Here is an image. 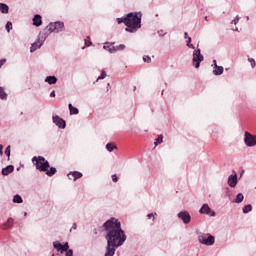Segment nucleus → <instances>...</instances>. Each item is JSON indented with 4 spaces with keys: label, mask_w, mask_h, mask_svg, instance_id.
I'll return each instance as SVG.
<instances>
[{
    "label": "nucleus",
    "mask_w": 256,
    "mask_h": 256,
    "mask_svg": "<svg viewBox=\"0 0 256 256\" xmlns=\"http://www.w3.org/2000/svg\"><path fill=\"white\" fill-rule=\"evenodd\" d=\"M44 81L45 83H48V85H55L58 79L56 76H47Z\"/></svg>",
    "instance_id": "nucleus-16"
},
{
    "label": "nucleus",
    "mask_w": 256,
    "mask_h": 256,
    "mask_svg": "<svg viewBox=\"0 0 256 256\" xmlns=\"http://www.w3.org/2000/svg\"><path fill=\"white\" fill-rule=\"evenodd\" d=\"M66 256H73V250L66 251Z\"/></svg>",
    "instance_id": "nucleus-42"
},
{
    "label": "nucleus",
    "mask_w": 256,
    "mask_h": 256,
    "mask_svg": "<svg viewBox=\"0 0 256 256\" xmlns=\"http://www.w3.org/2000/svg\"><path fill=\"white\" fill-rule=\"evenodd\" d=\"M248 63H250L251 69H255L256 67V61L255 58H251L250 56L247 57Z\"/></svg>",
    "instance_id": "nucleus-28"
},
{
    "label": "nucleus",
    "mask_w": 256,
    "mask_h": 256,
    "mask_svg": "<svg viewBox=\"0 0 256 256\" xmlns=\"http://www.w3.org/2000/svg\"><path fill=\"white\" fill-rule=\"evenodd\" d=\"M198 242L201 245H206V247H211V245H215V236L209 233L198 232Z\"/></svg>",
    "instance_id": "nucleus-5"
},
{
    "label": "nucleus",
    "mask_w": 256,
    "mask_h": 256,
    "mask_svg": "<svg viewBox=\"0 0 256 256\" xmlns=\"http://www.w3.org/2000/svg\"><path fill=\"white\" fill-rule=\"evenodd\" d=\"M0 13L7 15L9 13V6L5 3H0Z\"/></svg>",
    "instance_id": "nucleus-21"
},
{
    "label": "nucleus",
    "mask_w": 256,
    "mask_h": 256,
    "mask_svg": "<svg viewBox=\"0 0 256 256\" xmlns=\"http://www.w3.org/2000/svg\"><path fill=\"white\" fill-rule=\"evenodd\" d=\"M147 219H152L153 223L155 222V217H157V213L156 212H152V213H149L147 214Z\"/></svg>",
    "instance_id": "nucleus-30"
},
{
    "label": "nucleus",
    "mask_w": 256,
    "mask_h": 256,
    "mask_svg": "<svg viewBox=\"0 0 256 256\" xmlns=\"http://www.w3.org/2000/svg\"><path fill=\"white\" fill-rule=\"evenodd\" d=\"M75 230H77V223L72 224V227L70 229V233H71V231H75Z\"/></svg>",
    "instance_id": "nucleus-41"
},
{
    "label": "nucleus",
    "mask_w": 256,
    "mask_h": 256,
    "mask_svg": "<svg viewBox=\"0 0 256 256\" xmlns=\"http://www.w3.org/2000/svg\"><path fill=\"white\" fill-rule=\"evenodd\" d=\"M24 217H27V212H24Z\"/></svg>",
    "instance_id": "nucleus-51"
},
{
    "label": "nucleus",
    "mask_w": 256,
    "mask_h": 256,
    "mask_svg": "<svg viewBox=\"0 0 256 256\" xmlns=\"http://www.w3.org/2000/svg\"><path fill=\"white\" fill-rule=\"evenodd\" d=\"M247 21H249V16L246 17Z\"/></svg>",
    "instance_id": "nucleus-52"
},
{
    "label": "nucleus",
    "mask_w": 256,
    "mask_h": 256,
    "mask_svg": "<svg viewBox=\"0 0 256 256\" xmlns=\"http://www.w3.org/2000/svg\"><path fill=\"white\" fill-rule=\"evenodd\" d=\"M191 37H188V40L186 41V45H187V47L189 48V49H196L195 48V45H193L192 43H191Z\"/></svg>",
    "instance_id": "nucleus-31"
},
{
    "label": "nucleus",
    "mask_w": 256,
    "mask_h": 256,
    "mask_svg": "<svg viewBox=\"0 0 256 256\" xmlns=\"http://www.w3.org/2000/svg\"><path fill=\"white\" fill-rule=\"evenodd\" d=\"M104 231H106L105 239L107 241L106 251L104 256H115V252L119 247L127 241V235L121 228L119 219L110 218L104 224Z\"/></svg>",
    "instance_id": "nucleus-1"
},
{
    "label": "nucleus",
    "mask_w": 256,
    "mask_h": 256,
    "mask_svg": "<svg viewBox=\"0 0 256 256\" xmlns=\"http://www.w3.org/2000/svg\"><path fill=\"white\" fill-rule=\"evenodd\" d=\"M105 77H107V72H105V70H102L96 81H101V79H105Z\"/></svg>",
    "instance_id": "nucleus-34"
},
{
    "label": "nucleus",
    "mask_w": 256,
    "mask_h": 256,
    "mask_svg": "<svg viewBox=\"0 0 256 256\" xmlns=\"http://www.w3.org/2000/svg\"><path fill=\"white\" fill-rule=\"evenodd\" d=\"M5 28H6L7 33H11V29H13V23H11V22L8 21V22L6 23Z\"/></svg>",
    "instance_id": "nucleus-33"
},
{
    "label": "nucleus",
    "mask_w": 256,
    "mask_h": 256,
    "mask_svg": "<svg viewBox=\"0 0 256 256\" xmlns=\"http://www.w3.org/2000/svg\"><path fill=\"white\" fill-rule=\"evenodd\" d=\"M234 31H236L237 33H239V28L236 27V28L234 29Z\"/></svg>",
    "instance_id": "nucleus-48"
},
{
    "label": "nucleus",
    "mask_w": 256,
    "mask_h": 256,
    "mask_svg": "<svg viewBox=\"0 0 256 256\" xmlns=\"http://www.w3.org/2000/svg\"><path fill=\"white\" fill-rule=\"evenodd\" d=\"M47 37L49 36L48 34H45V32L43 34H39L37 40L32 43L30 47V53H35L37 49H41V47H43V43L47 41Z\"/></svg>",
    "instance_id": "nucleus-6"
},
{
    "label": "nucleus",
    "mask_w": 256,
    "mask_h": 256,
    "mask_svg": "<svg viewBox=\"0 0 256 256\" xmlns=\"http://www.w3.org/2000/svg\"><path fill=\"white\" fill-rule=\"evenodd\" d=\"M163 143V134L158 135V137L154 141V147L161 145Z\"/></svg>",
    "instance_id": "nucleus-26"
},
{
    "label": "nucleus",
    "mask_w": 256,
    "mask_h": 256,
    "mask_svg": "<svg viewBox=\"0 0 256 256\" xmlns=\"http://www.w3.org/2000/svg\"><path fill=\"white\" fill-rule=\"evenodd\" d=\"M239 183V179L237 178V172L235 170L232 171V174L228 176L227 184L229 187L234 189V187H237V184Z\"/></svg>",
    "instance_id": "nucleus-11"
},
{
    "label": "nucleus",
    "mask_w": 256,
    "mask_h": 256,
    "mask_svg": "<svg viewBox=\"0 0 256 256\" xmlns=\"http://www.w3.org/2000/svg\"><path fill=\"white\" fill-rule=\"evenodd\" d=\"M200 215H210V217H215L217 213L213 210H211V207H209V204H203L199 210Z\"/></svg>",
    "instance_id": "nucleus-12"
},
{
    "label": "nucleus",
    "mask_w": 256,
    "mask_h": 256,
    "mask_svg": "<svg viewBox=\"0 0 256 256\" xmlns=\"http://www.w3.org/2000/svg\"><path fill=\"white\" fill-rule=\"evenodd\" d=\"M32 21L35 27H41V25H43V17H41L40 14L34 15Z\"/></svg>",
    "instance_id": "nucleus-14"
},
{
    "label": "nucleus",
    "mask_w": 256,
    "mask_h": 256,
    "mask_svg": "<svg viewBox=\"0 0 256 256\" xmlns=\"http://www.w3.org/2000/svg\"><path fill=\"white\" fill-rule=\"evenodd\" d=\"M50 97H55V90L50 93Z\"/></svg>",
    "instance_id": "nucleus-46"
},
{
    "label": "nucleus",
    "mask_w": 256,
    "mask_h": 256,
    "mask_svg": "<svg viewBox=\"0 0 256 256\" xmlns=\"http://www.w3.org/2000/svg\"><path fill=\"white\" fill-rule=\"evenodd\" d=\"M111 87V84H107V90L109 91V88Z\"/></svg>",
    "instance_id": "nucleus-49"
},
{
    "label": "nucleus",
    "mask_w": 256,
    "mask_h": 256,
    "mask_svg": "<svg viewBox=\"0 0 256 256\" xmlns=\"http://www.w3.org/2000/svg\"><path fill=\"white\" fill-rule=\"evenodd\" d=\"M112 181L113 183H117V181H119V177H117V174L112 175Z\"/></svg>",
    "instance_id": "nucleus-39"
},
{
    "label": "nucleus",
    "mask_w": 256,
    "mask_h": 256,
    "mask_svg": "<svg viewBox=\"0 0 256 256\" xmlns=\"http://www.w3.org/2000/svg\"><path fill=\"white\" fill-rule=\"evenodd\" d=\"M106 149H107V151H109V153H112V151L114 149H117V145H115L113 143H108V144H106Z\"/></svg>",
    "instance_id": "nucleus-29"
},
{
    "label": "nucleus",
    "mask_w": 256,
    "mask_h": 256,
    "mask_svg": "<svg viewBox=\"0 0 256 256\" xmlns=\"http://www.w3.org/2000/svg\"><path fill=\"white\" fill-rule=\"evenodd\" d=\"M144 63H151V56H143Z\"/></svg>",
    "instance_id": "nucleus-38"
},
{
    "label": "nucleus",
    "mask_w": 256,
    "mask_h": 256,
    "mask_svg": "<svg viewBox=\"0 0 256 256\" xmlns=\"http://www.w3.org/2000/svg\"><path fill=\"white\" fill-rule=\"evenodd\" d=\"M5 63H7V59L0 60V69H1V66L4 65Z\"/></svg>",
    "instance_id": "nucleus-43"
},
{
    "label": "nucleus",
    "mask_w": 256,
    "mask_h": 256,
    "mask_svg": "<svg viewBox=\"0 0 256 256\" xmlns=\"http://www.w3.org/2000/svg\"><path fill=\"white\" fill-rule=\"evenodd\" d=\"M32 163L40 173H46L47 177H53L57 173V168L51 167L49 161L43 156H34Z\"/></svg>",
    "instance_id": "nucleus-3"
},
{
    "label": "nucleus",
    "mask_w": 256,
    "mask_h": 256,
    "mask_svg": "<svg viewBox=\"0 0 256 256\" xmlns=\"http://www.w3.org/2000/svg\"><path fill=\"white\" fill-rule=\"evenodd\" d=\"M67 177L70 181H77V179H81V177H83V173L79 171H71L67 174Z\"/></svg>",
    "instance_id": "nucleus-13"
},
{
    "label": "nucleus",
    "mask_w": 256,
    "mask_h": 256,
    "mask_svg": "<svg viewBox=\"0 0 256 256\" xmlns=\"http://www.w3.org/2000/svg\"><path fill=\"white\" fill-rule=\"evenodd\" d=\"M177 217L184 225H189V223H191V214L187 210L180 211L177 214Z\"/></svg>",
    "instance_id": "nucleus-9"
},
{
    "label": "nucleus",
    "mask_w": 256,
    "mask_h": 256,
    "mask_svg": "<svg viewBox=\"0 0 256 256\" xmlns=\"http://www.w3.org/2000/svg\"><path fill=\"white\" fill-rule=\"evenodd\" d=\"M13 203H18V204L23 203V197H21V195L19 194L14 195Z\"/></svg>",
    "instance_id": "nucleus-27"
},
{
    "label": "nucleus",
    "mask_w": 256,
    "mask_h": 256,
    "mask_svg": "<svg viewBox=\"0 0 256 256\" xmlns=\"http://www.w3.org/2000/svg\"><path fill=\"white\" fill-rule=\"evenodd\" d=\"M14 220L13 218H8L7 221L4 223V230L11 229L13 227Z\"/></svg>",
    "instance_id": "nucleus-23"
},
{
    "label": "nucleus",
    "mask_w": 256,
    "mask_h": 256,
    "mask_svg": "<svg viewBox=\"0 0 256 256\" xmlns=\"http://www.w3.org/2000/svg\"><path fill=\"white\" fill-rule=\"evenodd\" d=\"M204 59L205 57L201 54V48L194 49L192 63L195 69H199V67H201V63H203Z\"/></svg>",
    "instance_id": "nucleus-7"
},
{
    "label": "nucleus",
    "mask_w": 256,
    "mask_h": 256,
    "mask_svg": "<svg viewBox=\"0 0 256 256\" xmlns=\"http://www.w3.org/2000/svg\"><path fill=\"white\" fill-rule=\"evenodd\" d=\"M204 19H205V21H209V17H207V16H205Z\"/></svg>",
    "instance_id": "nucleus-50"
},
{
    "label": "nucleus",
    "mask_w": 256,
    "mask_h": 256,
    "mask_svg": "<svg viewBox=\"0 0 256 256\" xmlns=\"http://www.w3.org/2000/svg\"><path fill=\"white\" fill-rule=\"evenodd\" d=\"M4 153L9 159V157H11V146H7Z\"/></svg>",
    "instance_id": "nucleus-36"
},
{
    "label": "nucleus",
    "mask_w": 256,
    "mask_h": 256,
    "mask_svg": "<svg viewBox=\"0 0 256 256\" xmlns=\"http://www.w3.org/2000/svg\"><path fill=\"white\" fill-rule=\"evenodd\" d=\"M223 71H225V68H223V66H217L216 68H213L212 73L216 77H219V75H221L223 73Z\"/></svg>",
    "instance_id": "nucleus-18"
},
{
    "label": "nucleus",
    "mask_w": 256,
    "mask_h": 256,
    "mask_svg": "<svg viewBox=\"0 0 256 256\" xmlns=\"http://www.w3.org/2000/svg\"><path fill=\"white\" fill-rule=\"evenodd\" d=\"M8 97H9V94H7V91H5L3 86H0V99H1V101H7Z\"/></svg>",
    "instance_id": "nucleus-19"
},
{
    "label": "nucleus",
    "mask_w": 256,
    "mask_h": 256,
    "mask_svg": "<svg viewBox=\"0 0 256 256\" xmlns=\"http://www.w3.org/2000/svg\"><path fill=\"white\" fill-rule=\"evenodd\" d=\"M244 143H245L246 147H255L256 136L249 132H245L244 133Z\"/></svg>",
    "instance_id": "nucleus-8"
},
{
    "label": "nucleus",
    "mask_w": 256,
    "mask_h": 256,
    "mask_svg": "<svg viewBox=\"0 0 256 256\" xmlns=\"http://www.w3.org/2000/svg\"><path fill=\"white\" fill-rule=\"evenodd\" d=\"M184 38L189 40V34L187 32L184 33Z\"/></svg>",
    "instance_id": "nucleus-45"
},
{
    "label": "nucleus",
    "mask_w": 256,
    "mask_h": 256,
    "mask_svg": "<svg viewBox=\"0 0 256 256\" xmlns=\"http://www.w3.org/2000/svg\"><path fill=\"white\" fill-rule=\"evenodd\" d=\"M52 121L54 125L58 127V129H65V127H67V122L65 121V119L61 118L59 115H53Z\"/></svg>",
    "instance_id": "nucleus-10"
},
{
    "label": "nucleus",
    "mask_w": 256,
    "mask_h": 256,
    "mask_svg": "<svg viewBox=\"0 0 256 256\" xmlns=\"http://www.w3.org/2000/svg\"><path fill=\"white\" fill-rule=\"evenodd\" d=\"M253 211V206L251 204H247L242 208V212L244 215H247V213H251Z\"/></svg>",
    "instance_id": "nucleus-24"
},
{
    "label": "nucleus",
    "mask_w": 256,
    "mask_h": 256,
    "mask_svg": "<svg viewBox=\"0 0 256 256\" xmlns=\"http://www.w3.org/2000/svg\"><path fill=\"white\" fill-rule=\"evenodd\" d=\"M68 109H69L70 115H79V108L73 106V104L69 103Z\"/></svg>",
    "instance_id": "nucleus-17"
},
{
    "label": "nucleus",
    "mask_w": 256,
    "mask_h": 256,
    "mask_svg": "<svg viewBox=\"0 0 256 256\" xmlns=\"http://www.w3.org/2000/svg\"><path fill=\"white\" fill-rule=\"evenodd\" d=\"M125 47H126L125 44H120L118 46H114V53L116 51H123L125 49Z\"/></svg>",
    "instance_id": "nucleus-32"
},
{
    "label": "nucleus",
    "mask_w": 256,
    "mask_h": 256,
    "mask_svg": "<svg viewBox=\"0 0 256 256\" xmlns=\"http://www.w3.org/2000/svg\"><path fill=\"white\" fill-rule=\"evenodd\" d=\"M211 67H212L213 69H215L216 67H219V65H217V60H213V61H212Z\"/></svg>",
    "instance_id": "nucleus-40"
},
{
    "label": "nucleus",
    "mask_w": 256,
    "mask_h": 256,
    "mask_svg": "<svg viewBox=\"0 0 256 256\" xmlns=\"http://www.w3.org/2000/svg\"><path fill=\"white\" fill-rule=\"evenodd\" d=\"M103 49L109 51L110 53H115V46H111L109 42L104 43Z\"/></svg>",
    "instance_id": "nucleus-22"
},
{
    "label": "nucleus",
    "mask_w": 256,
    "mask_h": 256,
    "mask_svg": "<svg viewBox=\"0 0 256 256\" xmlns=\"http://www.w3.org/2000/svg\"><path fill=\"white\" fill-rule=\"evenodd\" d=\"M243 199H245V196L243 195V193H238L235 197V199L232 201V203H243Z\"/></svg>",
    "instance_id": "nucleus-20"
},
{
    "label": "nucleus",
    "mask_w": 256,
    "mask_h": 256,
    "mask_svg": "<svg viewBox=\"0 0 256 256\" xmlns=\"http://www.w3.org/2000/svg\"><path fill=\"white\" fill-rule=\"evenodd\" d=\"M53 247H54V249H56L57 251H60V253H62L63 244H61L59 241L53 242Z\"/></svg>",
    "instance_id": "nucleus-25"
},
{
    "label": "nucleus",
    "mask_w": 256,
    "mask_h": 256,
    "mask_svg": "<svg viewBox=\"0 0 256 256\" xmlns=\"http://www.w3.org/2000/svg\"><path fill=\"white\" fill-rule=\"evenodd\" d=\"M0 157H3V146L0 144Z\"/></svg>",
    "instance_id": "nucleus-44"
},
{
    "label": "nucleus",
    "mask_w": 256,
    "mask_h": 256,
    "mask_svg": "<svg viewBox=\"0 0 256 256\" xmlns=\"http://www.w3.org/2000/svg\"><path fill=\"white\" fill-rule=\"evenodd\" d=\"M143 19V13L130 12L121 18H117L118 25L124 23L126 26L125 31L127 33H137L141 29V21Z\"/></svg>",
    "instance_id": "nucleus-2"
},
{
    "label": "nucleus",
    "mask_w": 256,
    "mask_h": 256,
    "mask_svg": "<svg viewBox=\"0 0 256 256\" xmlns=\"http://www.w3.org/2000/svg\"><path fill=\"white\" fill-rule=\"evenodd\" d=\"M68 250H69V243L66 242L64 245H62V253H65Z\"/></svg>",
    "instance_id": "nucleus-37"
},
{
    "label": "nucleus",
    "mask_w": 256,
    "mask_h": 256,
    "mask_svg": "<svg viewBox=\"0 0 256 256\" xmlns=\"http://www.w3.org/2000/svg\"><path fill=\"white\" fill-rule=\"evenodd\" d=\"M244 173H245V170H242L241 173H240V177H239L240 179H241V177H243Z\"/></svg>",
    "instance_id": "nucleus-47"
},
{
    "label": "nucleus",
    "mask_w": 256,
    "mask_h": 256,
    "mask_svg": "<svg viewBox=\"0 0 256 256\" xmlns=\"http://www.w3.org/2000/svg\"><path fill=\"white\" fill-rule=\"evenodd\" d=\"M241 20V17L239 15H237L231 22L230 25H237V23H239V21Z\"/></svg>",
    "instance_id": "nucleus-35"
},
{
    "label": "nucleus",
    "mask_w": 256,
    "mask_h": 256,
    "mask_svg": "<svg viewBox=\"0 0 256 256\" xmlns=\"http://www.w3.org/2000/svg\"><path fill=\"white\" fill-rule=\"evenodd\" d=\"M13 171H15V166L8 165L2 169V175L4 176L10 175V173H13Z\"/></svg>",
    "instance_id": "nucleus-15"
},
{
    "label": "nucleus",
    "mask_w": 256,
    "mask_h": 256,
    "mask_svg": "<svg viewBox=\"0 0 256 256\" xmlns=\"http://www.w3.org/2000/svg\"><path fill=\"white\" fill-rule=\"evenodd\" d=\"M48 37L51 33H63L65 31V23L63 21L50 22L43 30Z\"/></svg>",
    "instance_id": "nucleus-4"
}]
</instances>
